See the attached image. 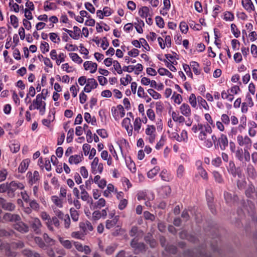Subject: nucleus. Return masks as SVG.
<instances>
[{"instance_id":"nucleus-31","label":"nucleus","mask_w":257,"mask_h":257,"mask_svg":"<svg viewBox=\"0 0 257 257\" xmlns=\"http://www.w3.org/2000/svg\"><path fill=\"white\" fill-rule=\"evenodd\" d=\"M70 212L72 220L74 221H77L79 218V214L78 211L74 208H71L70 210Z\"/></svg>"},{"instance_id":"nucleus-48","label":"nucleus","mask_w":257,"mask_h":257,"mask_svg":"<svg viewBox=\"0 0 257 257\" xmlns=\"http://www.w3.org/2000/svg\"><path fill=\"white\" fill-rule=\"evenodd\" d=\"M73 136H74V130L73 128H70L67 133V136L66 138V141L68 143H71L73 139Z\"/></svg>"},{"instance_id":"nucleus-59","label":"nucleus","mask_w":257,"mask_h":257,"mask_svg":"<svg viewBox=\"0 0 257 257\" xmlns=\"http://www.w3.org/2000/svg\"><path fill=\"white\" fill-rule=\"evenodd\" d=\"M34 251L29 249H25L22 250V254L26 257H33Z\"/></svg>"},{"instance_id":"nucleus-41","label":"nucleus","mask_w":257,"mask_h":257,"mask_svg":"<svg viewBox=\"0 0 257 257\" xmlns=\"http://www.w3.org/2000/svg\"><path fill=\"white\" fill-rule=\"evenodd\" d=\"M49 35L50 39L54 43H59L60 42V38L57 34L55 33H51Z\"/></svg>"},{"instance_id":"nucleus-32","label":"nucleus","mask_w":257,"mask_h":257,"mask_svg":"<svg viewBox=\"0 0 257 257\" xmlns=\"http://www.w3.org/2000/svg\"><path fill=\"white\" fill-rule=\"evenodd\" d=\"M197 100L199 105H201L204 109L206 110L209 109V106L205 99H204L201 96H198Z\"/></svg>"},{"instance_id":"nucleus-51","label":"nucleus","mask_w":257,"mask_h":257,"mask_svg":"<svg viewBox=\"0 0 257 257\" xmlns=\"http://www.w3.org/2000/svg\"><path fill=\"white\" fill-rule=\"evenodd\" d=\"M11 23L15 28L18 27V19L15 15H11L10 16Z\"/></svg>"},{"instance_id":"nucleus-30","label":"nucleus","mask_w":257,"mask_h":257,"mask_svg":"<svg viewBox=\"0 0 257 257\" xmlns=\"http://www.w3.org/2000/svg\"><path fill=\"white\" fill-rule=\"evenodd\" d=\"M141 118L140 117L136 118L134 123V131L139 133V130L141 127Z\"/></svg>"},{"instance_id":"nucleus-15","label":"nucleus","mask_w":257,"mask_h":257,"mask_svg":"<svg viewBox=\"0 0 257 257\" xmlns=\"http://www.w3.org/2000/svg\"><path fill=\"white\" fill-rule=\"evenodd\" d=\"M241 3L243 8L248 12L254 10V6L251 0H242Z\"/></svg>"},{"instance_id":"nucleus-10","label":"nucleus","mask_w":257,"mask_h":257,"mask_svg":"<svg viewBox=\"0 0 257 257\" xmlns=\"http://www.w3.org/2000/svg\"><path fill=\"white\" fill-rule=\"evenodd\" d=\"M219 143V147L221 150H225L228 146V140L226 135L221 134L220 137L218 140Z\"/></svg>"},{"instance_id":"nucleus-8","label":"nucleus","mask_w":257,"mask_h":257,"mask_svg":"<svg viewBox=\"0 0 257 257\" xmlns=\"http://www.w3.org/2000/svg\"><path fill=\"white\" fill-rule=\"evenodd\" d=\"M79 227L85 234H86L88 231H91L93 229V227L91 223L88 220H86L85 222H80L79 223Z\"/></svg>"},{"instance_id":"nucleus-24","label":"nucleus","mask_w":257,"mask_h":257,"mask_svg":"<svg viewBox=\"0 0 257 257\" xmlns=\"http://www.w3.org/2000/svg\"><path fill=\"white\" fill-rule=\"evenodd\" d=\"M158 72L159 74L161 75H167L169 78H172L173 77V74L167 69L164 68H160L158 69Z\"/></svg>"},{"instance_id":"nucleus-26","label":"nucleus","mask_w":257,"mask_h":257,"mask_svg":"<svg viewBox=\"0 0 257 257\" xmlns=\"http://www.w3.org/2000/svg\"><path fill=\"white\" fill-rule=\"evenodd\" d=\"M81 199L85 201H87L88 203H89V199L91 200V204H92L93 201L91 197H89V195L88 192L86 190H82V192H81Z\"/></svg>"},{"instance_id":"nucleus-17","label":"nucleus","mask_w":257,"mask_h":257,"mask_svg":"<svg viewBox=\"0 0 257 257\" xmlns=\"http://www.w3.org/2000/svg\"><path fill=\"white\" fill-rule=\"evenodd\" d=\"M82 159H83L82 154H81V156L78 155L71 156L69 158V163L71 164H77L82 161Z\"/></svg>"},{"instance_id":"nucleus-35","label":"nucleus","mask_w":257,"mask_h":257,"mask_svg":"<svg viewBox=\"0 0 257 257\" xmlns=\"http://www.w3.org/2000/svg\"><path fill=\"white\" fill-rule=\"evenodd\" d=\"M231 30L235 38H238L240 36V31L237 28L236 26L234 24L231 25Z\"/></svg>"},{"instance_id":"nucleus-54","label":"nucleus","mask_w":257,"mask_h":257,"mask_svg":"<svg viewBox=\"0 0 257 257\" xmlns=\"http://www.w3.org/2000/svg\"><path fill=\"white\" fill-rule=\"evenodd\" d=\"M243 151L242 149H238L235 152V157L240 161H242L243 159Z\"/></svg>"},{"instance_id":"nucleus-49","label":"nucleus","mask_w":257,"mask_h":257,"mask_svg":"<svg viewBox=\"0 0 257 257\" xmlns=\"http://www.w3.org/2000/svg\"><path fill=\"white\" fill-rule=\"evenodd\" d=\"M172 98L174 99L175 103L178 104H180L182 100L181 95L179 94H177L175 92H174Z\"/></svg>"},{"instance_id":"nucleus-14","label":"nucleus","mask_w":257,"mask_h":257,"mask_svg":"<svg viewBox=\"0 0 257 257\" xmlns=\"http://www.w3.org/2000/svg\"><path fill=\"white\" fill-rule=\"evenodd\" d=\"M16 182L12 181L10 183H8V195L11 198L15 196V192L17 190Z\"/></svg>"},{"instance_id":"nucleus-5","label":"nucleus","mask_w":257,"mask_h":257,"mask_svg":"<svg viewBox=\"0 0 257 257\" xmlns=\"http://www.w3.org/2000/svg\"><path fill=\"white\" fill-rule=\"evenodd\" d=\"M98 83L94 78L87 79V83L84 88V91L87 93L90 92L92 89L97 87Z\"/></svg>"},{"instance_id":"nucleus-61","label":"nucleus","mask_w":257,"mask_h":257,"mask_svg":"<svg viewBox=\"0 0 257 257\" xmlns=\"http://www.w3.org/2000/svg\"><path fill=\"white\" fill-rule=\"evenodd\" d=\"M29 205L31 208L34 210L38 211L39 209L40 205L35 200L31 201L30 202Z\"/></svg>"},{"instance_id":"nucleus-38","label":"nucleus","mask_w":257,"mask_h":257,"mask_svg":"<svg viewBox=\"0 0 257 257\" xmlns=\"http://www.w3.org/2000/svg\"><path fill=\"white\" fill-rule=\"evenodd\" d=\"M198 169L199 171V173L201 177L203 179L207 180L208 179V174L205 170L201 166L198 168Z\"/></svg>"},{"instance_id":"nucleus-22","label":"nucleus","mask_w":257,"mask_h":257,"mask_svg":"<svg viewBox=\"0 0 257 257\" xmlns=\"http://www.w3.org/2000/svg\"><path fill=\"white\" fill-rule=\"evenodd\" d=\"M139 14L142 18H147L149 14V9L148 7L144 6L141 8L139 11Z\"/></svg>"},{"instance_id":"nucleus-33","label":"nucleus","mask_w":257,"mask_h":257,"mask_svg":"<svg viewBox=\"0 0 257 257\" xmlns=\"http://www.w3.org/2000/svg\"><path fill=\"white\" fill-rule=\"evenodd\" d=\"M81 30L79 28H78L77 26H74L73 27V34L74 35L71 36V38L75 40H77L79 39V37L80 36V33Z\"/></svg>"},{"instance_id":"nucleus-13","label":"nucleus","mask_w":257,"mask_h":257,"mask_svg":"<svg viewBox=\"0 0 257 257\" xmlns=\"http://www.w3.org/2000/svg\"><path fill=\"white\" fill-rule=\"evenodd\" d=\"M180 110L181 113L186 117H188L191 115V111L190 107L187 103H183L180 107Z\"/></svg>"},{"instance_id":"nucleus-20","label":"nucleus","mask_w":257,"mask_h":257,"mask_svg":"<svg viewBox=\"0 0 257 257\" xmlns=\"http://www.w3.org/2000/svg\"><path fill=\"white\" fill-rule=\"evenodd\" d=\"M43 93L38 94L36 96V99H34L33 102V104H35L36 105V109H39L41 107V106L43 105V101L42 100V99L43 98Z\"/></svg>"},{"instance_id":"nucleus-9","label":"nucleus","mask_w":257,"mask_h":257,"mask_svg":"<svg viewBox=\"0 0 257 257\" xmlns=\"http://www.w3.org/2000/svg\"><path fill=\"white\" fill-rule=\"evenodd\" d=\"M83 66L86 70L90 69V72L91 73H94L97 70V64L96 63L91 61H86L84 62Z\"/></svg>"},{"instance_id":"nucleus-19","label":"nucleus","mask_w":257,"mask_h":257,"mask_svg":"<svg viewBox=\"0 0 257 257\" xmlns=\"http://www.w3.org/2000/svg\"><path fill=\"white\" fill-rule=\"evenodd\" d=\"M212 175L215 182L219 184H223L224 182V179L222 175L217 171H214L212 172Z\"/></svg>"},{"instance_id":"nucleus-50","label":"nucleus","mask_w":257,"mask_h":257,"mask_svg":"<svg viewBox=\"0 0 257 257\" xmlns=\"http://www.w3.org/2000/svg\"><path fill=\"white\" fill-rule=\"evenodd\" d=\"M222 163L221 158L217 157L213 159L211 161V164L213 166L216 167H219Z\"/></svg>"},{"instance_id":"nucleus-45","label":"nucleus","mask_w":257,"mask_h":257,"mask_svg":"<svg viewBox=\"0 0 257 257\" xmlns=\"http://www.w3.org/2000/svg\"><path fill=\"white\" fill-rule=\"evenodd\" d=\"M155 19L156 25L160 28H164L165 23L163 19L160 16H157Z\"/></svg>"},{"instance_id":"nucleus-3","label":"nucleus","mask_w":257,"mask_h":257,"mask_svg":"<svg viewBox=\"0 0 257 257\" xmlns=\"http://www.w3.org/2000/svg\"><path fill=\"white\" fill-rule=\"evenodd\" d=\"M29 224L36 233L39 234L40 233V228L42 226V224L39 218H33L29 221Z\"/></svg>"},{"instance_id":"nucleus-37","label":"nucleus","mask_w":257,"mask_h":257,"mask_svg":"<svg viewBox=\"0 0 257 257\" xmlns=\"http://www.w3.org/2000/svg\"><path fill=\"white\" fill-rule=\"evenodd\" d=\"M148 92L149 93V94L153 97L154 99H157L161 97V95L160 93H158L157 92L155 91L153 89H149L148 90Z\"/></svg>"},{"instance_id":"nucleus-36","label":"nucleus","mask_w":257,"mask_h":257,"mask_svg":"<svg viewBox=\"0 0 257 257\" xmlns=\"http://www.w3.org/2000/svg\"><path fill=\"white\" fill-rule=\"evenodd\" d=\"M34 240L35 242L40 248H44L45 247H46L45 243L40 237H35Z\"/></svg>"},{"instance_id":"nucleus-1","label":"nucleus","mask_w":257,"mask_h":257,"mask_svg":"<svg viewBox=\"0 0 257 257\" xmlns=\"http://www.w3.org/2000/svg\"><path fill=\"white\" fill-rule=\"evenodd\" d=\"M227 170L229 174L233 177H238L241 178L242 171L239 167H236L233 161L230 160L228 165L227 166Z\"/></svg>"},{"instance_id":"nucleus-21","label":"nucleus","mask_w":257,"mask_h":257,"mask_svg":"<svg viewBox=\"0 0 257 257\" xmlns=\"http://www.w3.org/2000/svg\"><path fill=\"white\" fill-rule=\"evenodd\" d=\"M119 219L118 216H115L112 220H107L106 221V228L110 229L114 226L117 223Z\"/></svg>"},{"instance_id":"nucleus-12","label":"nucleus","mask_w":257,"mask_h":257,"mask_svg":"<svg viewBox=\"0 0 257 257\" xmlns=\"http://www.w3.org/2000/svg\"><path fill=\"white\" fill-rule=\"evenodd\" d=\"M246 172L248 177L252 179H255L257 177V172L253 166L250 164L247 165L246 167Z\"/></svg>"},{"instance_id":"nucleus-34","label":"nucleus","mask_w":257,"mask_h":257,"mask_svg":"<svg viewBox=\"0 0 257 257\" xmlns=\"http://www.w3.org/2000/svg\"><path fill=\"white\" fill-rule=\"evenodd\" d=\"M165 249L170 253L176 254L177 253V247L174 245H168L165 246Z\"/></svg>"},{"instance_id":"nucleus-63","label":"nucleus","mask_w":257,"mask_h":257,"mask_svg":"<svg viewBox=\"0 0 257 257\" xmlns=\"http://www.w3.org/2000/svg\"><path fill=\"white\" fill-rule=\"evenodd\" d=\"M203 127V124L198 123V124H194L193 125L192 130L194 133H196L198 131L202 130Z\"/></svg>"},{"instance_id":"nucleus-25","label":"nucleus","mask_w":257,"mask_h":257,"mask_svg":"<svg viewBox=\"0 0 257 257\" xmlns=\"http://www.w3.org/2000/svg\"><path fill=\"white\" fill-rule=\"evenodd\" d=\"M15 205L14 203L8 202L6 200L2 208L5 210L12 211L15 210Z\"/></svg>"},{"instance_id":"nucleus-60","label":"nucleus","mask_w":257,"mask_h":257,"mask_svg":"<svg viewBox=\"0 0 257 257\" xmlns=\"http://www.w3.org/2000/svg\"><path fill=\"white\" fill-rule=\"evenodd\" d=\"M185 169L182 165H180L177 171V176L179 178H181L183 176Z\"/></svg>"},{"instance_id":"nucleus-47","label":"nucleus","mask_w":257,"mask_h":257,"mask_svg":"<svg viewBox=\"0 0 257 257\" xmlns=\"http://www.w3.org/2000/svg\"><path fill=\"white\" fill-rule=\"evenodd\" d=\"M156 131V127L154 125H148L147 128L146 129V134L148 136L155 134Z\"/></svg>"},{"instance_id":"nucleus-4","label":"nucleus","mask_w":257,"mask_h":257,"mask_svg":"<svg viewBox=\"0 0 257 257\" xmlns=\"http://www.w3.org/2000/svg\"><path fill=\"white\" fill-rule=\"evenodd\" d=\"M198 138L200 140H205L207 137L206 133L211 134L212 132L210 125L207 123L203 125V127L202 130H200Z\"/></svg>"},{"instance_id":"nucleus-27","label":"nucleus","mask_w":257,"mask_h":257,"mask_svg":"<svg viewBox=\"0 0 257 257\" xmlns=\"http://www.w3.org/2000/svg\"><path fill=\"white\" fill-rule=\"evenodd\" d=\"M69 56L74 62L78 64L82 63L83 60L77 53H71L69 54Z\"/></svg>"},{"instance_id":"nucleus-52","label":"nucleus","mask_w":257,"mask_h":257,"mask_svg":"<svg viewBox=\"0 0 257 257\" xmlns=\"http://www.w3.org/2000/svg\"><path fill=\"white\" fill-rule=\"evenodd\" d=\"M180 29L182 33L186 34L188 30V27L186 22H181L180 24Z\"/></svg>"},{"instance_id":"nucleus-64","label":"nucleus","mask_w":257,"mask_h":257,"mask_svg":"<svg viewBox=\"0 0 257 257\" xmlns=\"http://www.w3.org/2000/svg\"><path fill=\"white\" fill-rule=\"evenodd\" d=\"M85 8L91 13L94 14L95 11L94 7L90 3L87 2L85 4Z\"/></svg>"},{"instance_id":"nucleus-23","label":"nucleus","mask_w":257,"mask_h":257,"mask_svg":"<svg viewBox=\"0 0 257 257\" xmlns=\"http://www.w3.org/2000/svg\"><path fill=\"white\" fill-rule=\"evenodd\" d=\"M28 174H29V177L31 178L30 181L32 182V184L35 183L39 180V173L37 171H34L33 175H32V173L30 172Z\"/></svg>"},{"instance_id":"nucleus-56","label":"nucleus","mask_w":257,"mask_h":257,"mask_svg":"<svg viewBox=\"0 0 257 257\" xmlns=\"http://www.w3.org/2000/svg\"><path fill=\"white\" fill-rule=\"evenodd\" d=\"M234 16L232 13L229 12L224 13V19L226 21H232L234 20Z\"/></svg>"},{"instance_id":"nucleus-62","label":"nucleus","mask_w":257,"mask_h":257,"mask_svg":"<svg viewBox=\"0 0 257 257\" xmlns=\"http://www.w3.org/2000/svg\"><path fill=\"white\" fill-rule=\"evenodd\" d=\"M156 112L161 113L164 109L163 103L161 101L157 102L156 103Z\"/></svg>"},{"instance_id":"nucleus-6","label":"nucleus","mask_w":257,"mask_h":257,"mask_svg":"<svg viewBox=\"0 0 257 257\" xmlns=\"http://www.w3.org/2000/svg\"><path fill=\"white\" fill-rule=\"evenodd\" d=\"M14 225L15 229L19 232L26 233L29 231V226L21 220L17 221Z\"/></svg>"},{"instance_id":"nucleus-42","label":"nucleus","mask_w":257,"mask_h":257,"mask_svg":"<svg viewBox=\"0 0 257 257\" xmlns=\"http://www.w3.org/2000/svg\"><path fill=\"white\" fill-rule=\"evenodd\" d=\"M43 238L45 242L50 245H52L55 244V240L52 238H50L47 233H45L43 234Z\"/></svg>"},{"instance_id":"nucleus-40","label":"nucleus","mask_w":257,"mask_h":257,"mask_svg":"<svg viewBox=\"0 0 257 257\" xmlns=\"http://www.w3.org/2000/svg\"><path fill=\"white\" fill-rule=\"evenodd\" d=\"M105 202L104 199L102 198L99 199L96 203H95L94 209L98 208H100L102 207H104L105 205Z\"/></svg>"},{"instance_id":"nucleus-53","label":"nucleus","mask_w":257,"mask_h":257,"mask_svg":"<svg viewBox=\"0 0 257 257\" xmlns=\"http://www.w3.org/2000/svg\"><path fill=\"white\" fill-rule=\"evenodd\" d=\"M144 216L145 218L147 220L154 221L155 219V215L147 211H146L144 212Z\"/></svg>"},{"instance_id":"nucleus-29","label":"nucleus","mask_w":257,"mask_h":257,"mask_svg":"<svg viewBox=\"0 0 257 257\" xmlns=\"http://www.w3.org/2000/svg\"><path fill=\"white\" fill-rule=\"evenodd\" d=\"M160 170V167L159 166H156L153 169H151L148 172V177L150 178H153L157 175Z\"/></svg>"},{"instance_id":"nucleus-58","label":"nucleus","mask_w":257,"mask_h":257,"mask_svg":"<svg viewBox=\"0 0 257 257\" xmlns=\"http://www.w3.org/2000/svg\"><path fill=\"white\" fill-rule=\"evenodd\" d=\"M52 201L59 207H62V201L56 196H53L52 197Z\"/></svg>"},{"instance_id":"nucleus-2","label":"nucleus","mask_w":257,"mask_h":257,"mask_svg":"<svg viewBox=\"0 0 257 257\" xmlns=\"http://www.w3.org/2000/svg\"><path fill=\"white\" fill-rule=\"evenodd\" d=\"M237 142L240 146H244L245 149H249L251 146V140L247 136L238 135L237 137Z\"/></svg>"},{"instance_id":"nucleus-39","label":"nucleus","mask_w":257,"mask_h":257,"mask_svg":"<svg viewBox=\"0 0 257 257\" xmlns=\"http://www.w3.org/2000/svg\"><path fill=\"white\" fill-rule=\"evenodd\" d=\"M132 78L130 75L127 74L125 78H121L120 80L121 84L125 86L130 83Z\"/></svg>"},{"instance_id":"nucleus-46","label":"nucleus","mask_w":257,"mask_h":257,"mask_svg":"<svg viewBox=\"0 0 257 257\" xmlns=\"http://www.w3.org/2000/svg\"><path fill=\"white\" fill-rule=\"evenodd\" d=\"M255 188L252 185H248L245 190V195L247 197H250L253 192L254 191Z\"/></svg>"},{"instance_id":"nucleus-7","label":"nucleus","mask_w":257,"mask_h":257,"mask_svg":"<svg viewBox=\"0 0 257 257\" xmlns=\"http://www.w3.org/2000/svg\"><path fill=\"white\" fill-rule=\"evenodd\" d=\"M3 218L7 221L17 222V221L21 220V217L19 215L16 214H12L10 213H6L4 214Z\"/></svg>"},{"instance_id":"nucleus-16","label":"nucleus","mask_w":257,"mask_h":257,"mask_svg":"<svg viewBox=\"0 0 257 257\" xmlns=\"http://www.w3.org/2000/svg\"><path fill=\"white\" fill-rule=\"evenodd\" d=\"M30 162V161L29 159L24 160L21 162V163L20 164V165L19 166V168H18L19 172H20L21 173L25 172L26 171V170L27 169Z\"/></svg>"},{"instance_id":"nucleus-18","label":"nucleus","mask_w":257,"mask_h":257,"mask_svg":"<svg viewBox=\"0 0 257 257\" xmlns=\"http://www.w3.org/2000/svg\"><path fill=\"white\" fill-rule=\"evenodd\" d=\"M145 240L149 243L151 247H155L157 244V242L155 239L153 238L151 233H148L144 238Z\"/></svg>"},{"instance_id":"nucleus-43","label":"nucleus","mask_w":257,"mask_h":257,"mask_svg":"<svg viewBox=\"0 0 257 257\" xmlns=\"http://www.w3.org/2000/svg\"><path fill=\"white\" fill-rule=\"evenodd\" d=\"M189 101L193 107H196L197 106L196 97L194 93H192L189 98Z\"/></svg>"},{"instance_id":"nucleus-28","label":"nucleus","mask_w":257,"mask_h":257,"mask_svg":"<svg viewBox=\"0 0 257 257\" xmlns=\"http://www.w3.org/2000/svg\"><path fill=\"white\" fill-rule=\"evenodd\" d=\"M190 66L192 68L193 71L196 75H199L200 74V70L198 69L199 64L197 62L192 61L190 63Z\"/></svg>"},{"instance_id":"nucleus-55","label":"nucleus","mask_w":257,"mask_h":257,"mask_svg":"<svg viewBox=\"0 0 257 257\" xmlns=\"http://www.w3.org/2000/svg\"><path fill=\"white\" fill-rule=\"evenodd\" d=\"M40 48L41 49L42 52L43 53H45V52L49 51V45L48 43L44 42L41 43Z\"/></svg>"},{"instance_id":"nucleus-44","label":"nucleus","mask_w":257,"mask_h":257,"mask_svg":"<svg viewBox=\"0 0 257 257\" xmlns=\"http://www.w3.org/2000/svg\"><path fill=\"white\" fill-rule=\"evenodd\" d=\"M113 64L114 68L117 71V72L119 74H122V69H121L119 63L117 60H114L113 61Z\"/></svg>"},{"instance_id":"nucleus-11","label":"nucleus","mask_w":257,"mask_h":257,"mask_svg":"<svg viewBox=\"0 0 257 257\" xmlns=\"http://www.w3.org/2000/svg\"><path fill=\"white\" fill-rule=\"evenodd\" d=\"M59 240L62 246L67 249H70L72 248L73 245H74L73 242L74 241H70L69 240L65 239L64 238L62 237H59Z\"/></svg>"},{"instance_id":"nucleus-57","label":"nucleus","mask_w":257,"mask_h":257,"mask_svg":"<svg viewBox=\"0 0 257 257\" xmlns=\"http://www.w3.org/2000/svg\"><path fill=\"white\" fill-rule=\"evenodd\" d=\"M160 176L163 180L165 181H169V177L168 176V174L167 173V171L166 169H164L162 171Z\"/></svg>"}]
</instances>
